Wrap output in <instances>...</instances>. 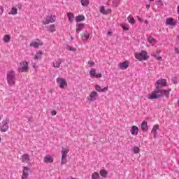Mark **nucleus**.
Wrapping results in <instances>:
<instances>
[{
    "mask_svg": "<svg viewBox=\"0 0 179 179\" xmlns=\"http://www.w3.org/2000/svg\"><path fill=\"white\" fill-rule=\"evenodd\" d=\"M16 75L13 70L7 72V82L9 86H13L16 83Z\"/></svg>",
    "mask_w": 179,
    "mask_h": 179,
    "instance_id": "f257e3e1",
    "label": "nucleus"
},
{
    "mask_svg": "<svg viewBox=\"0 0 179 179\" xmlns=\"http://www.w3.org/2000/svg\"><path fill=\"white\" fill-rule=\"evenodd\" d=\"M134 57L138 61H146L147 59H149V55H148V52L145 50H142L140 52L135 53Z\"/></svg>",
    "mask_w": 179,
    "mask_h": 179,
    "instance_id": "f03ea898",
    "label": "nucleus"
},
{
    "mask_svg": "<svg viewBox=\"0 0 179 179\" xmlns=\"http://www.w3.org/2000/svg\"><path fill=\"white\" fill-rule=\"evenodd\" d=\"M99 97V94L96 91H92L87 97V103H92L96 101Z\"/></svg>",
    "mask_w": 179,
    "mask_h": 179,
    "instance_id": "7ed1b4c3",
    "label": "nucleus"
},
{
    "mask_svg": "<svg viewBox=\"0 0 179 179\" xmlns=\"http://www.w3.org/2000/svg\"><path fill=\"white\" fill-rule=\"evenodd\" d=\"M56 17L52 14H48L43 20L44 24H50V23H54L55 22Z\"/></svg>",
    "mask_w": 179,
    "mask_h": 179,
    "instance_id": "20e7f679",
    "label": "nucleus"
},
{
    "mask_svg": "<svg viewBox=\"0 0 179 179\" xmlns=\"http://www.w3.org/2000/svg\"><path fill=\"white\" fill-rule=\"evenodd\" d=\"M56 82L60 89H66V87H68V83H66V80L65 78H57Z\"/></svg>",
    "mask_w": 179,
    "mask_h": 179,
    "instance_id": "39448f33",
    "label": "nucleus"
},
{
    "mask_svg": "<svg viewBox=\"0 0 179 179\" xmlns=\"http://www.w3.org/2000/svg\"><path fill=\"white\" fill-rule=\"evenodd\" d=\"M18 71L20 72H27L29 71V64L26 61H23L20 64Z\"/></svg>",
    "mask_w": 179,
    "mask_h": 179,
    "instance_id": "423d86ee",
    "label": "nucleus"
},
{
    "mask_svg": "<svg viewBox=\"0 0 179 179\" xmlns=\"http://www.w3.org/2000/svg\"><path fill=\"white\" fill-rule=\"evenodd\" d=\"M9 123V119H5L1 122V126L0 127L1 132H6L8 129H9V126L8 124Z\"/></svg>",
    "mask_w": 179,
    "mask_h": 179,
    "instance_id": "0eeeda50",
    "label": "nucleus"
},
{
    "mask_svg": "<svg viewBox=\"0 0 179 179\" xmlns=\"http://www.w3.org/2000/svg\"><path fill=\"white\" fill-rule=\"evenodd\" d=\"M162 94H160L159 90H155L148 96L149 100H153V99H160Z\"/></svg>",
    "mask_w": 179,
    "mask_h": 179,
    "instance_id": "6e6552de",
    "label": "nucleus"
},
{
    "mask_svg": "<svg viewBox=\"0 0 179 179\" xmlns=\"http://www.w3.org/2000/svg\"><path fill=\"white\" fill-rule=\"evenodd\" d=\"M30 169L27 166H24L22 169V173L21 176V179H28L29 175L30 174Z\"/></svg>",
    "mask_w": 179,
    "mask_h": 179,
    "instance_id": "1a4fd4ad",
    "label": "nucleus"
},
{
    "mask_svg": "<svg viewBox=\"0 0 179 179\" xmlns=\"http://www.w3.org/2000/svg\"><path fill=\"white\" fill-rule=\"evenodd\" d=\"M155 86L157 90H160V87L167 86V80L166 79H159L156 82Z\"/></svg>",
    "mask_w": 179,
    "mask_h": 179,
    "instance_id": "9d476101",
    "label": "nucleus"
},
{
    "mask_svg": "<svg viewBox=\"0 0 179 179\" xmlns=\"http://www.w3.org/2000/svg\"><path fill=\"white\" fill-rule=\"evenodd\" d=\"M90 76L91 78H96V79L102 78L103 76L101 73H97V72L96 71V69H91V70L90 71Z\"/></svg>",
    "mask_w": 179,
    "mask_h": 179,
    "instance_id": "9b49d317",
    "label": "nucleus"
},
{
    "mask_svg": "<svg viewBox=\"0 0 179 179\" xmlns=\"http://www.w3.org/2000/svg\"><path fill=\"white\" fill-rule=\"evenodd\" d=\"M178 21L177 20H174L173 17L167 18L166 20V26H176L177 24Z\"/></svg>",
    "mask_w": 179,
    "mask_h": 179,
    "instance_id": "f8f14e48",
    "label": "nucleus"
},
{
    "mask_svg": "<svg viewBox=\"0 0 179 179\" xmlns=\"http://www.w3.org/2000/svg\"><path fill=\"white\" fill-rule=\"evenodd\" d=\"M118 66L120 69H122V71H124V69H127L128 66H129V61L126 60L124 62H120L119 63Z\"/></svg>",
    "mask_w": 179,
    "mask_h": 179,
    "instance_id": "ddd939ff",
    "label": "nucleus"
},
{
    "mask_svg": "<svg viewBox=\"0 0 179 179\" xmlns=\"http://www.w3.org/2000/svg\"><path fill=\"white\" fill-rule=\"evenodd\" d=\"M44 163H54V157L51 156L50 155H47L43 158Z\"/></svg>",
    "mask_w": 179,
    "mask_h": 179,
    "instance_id": "4468645a",
    "label": "nucleus"
},
{
    "mask_svg": "<svg viewBox=\"0 0 179 179\" xmlns=\"http://www.w3.org/2000/svg\"><path fill=\"white\" fill-rule=\"evenodd\" d=\"M159 128H160V127L159 126V124H155L152 127L151 134H152L155 138H157V131H159Z\"/></svg>",
    "mask_w": 179,
    "mask_h": 179,
    "instance_id": "2eb2a0df",
    "label": "nucleus"
},
{
    "mask_svg": "<svg viewBox=\"0 0 179 179\" xmlns=\"http://www.w3.org/2000/svg\"><path fill=\"white\" fill-rule=\"evenodd\" d=\"M99 10L102 15H110L112 12L110 8L106 10L103 6L100 7Z\"/></svg>",
    "mask_w": 179,
    "mask_h": 179,
    "instance_id": "dca6fc26",
    "label": "nucleus"
},
{
    "mask_svg": "<svg viewBox=\"0 0 179 179\" xmlns=\"http://www.w3.org/2000/svg\"><path fill=\"white\" fill-rule=\"evenodd\" d=\"M159 90V94H161V96H166V97H169V96H170V92H171V89Z\"/></svg>",
    "mask_w": 179,
    "mask_h": 179,
    "instance_id": "f3484780",
    "label": "nucleus"
},
{
    "mask_svg": "<svg viewBox=\"0 0 179 179\" xmlns=\"http://www.w3.org/2000/svg\"><path fill=\"white\" fill-rule=\"evenodd\" d=\"M131 135L136 136L139 134V128L137 126H132L130 130Z\"/></svg>",
    "mask_w": 179,
    "mask_h": 179,
    "instance_id": "a211bd4d",
    "label": "nucleus"
},
{
    "mask_svg": "<svg viewBox=\"0 0 179 179\" xmlns=\"http://www.w3.org/2000/svg\"><path fill=\"white\" fill-rule=\"evenodd\" d=\"M22 163H29L30 162V157L27 154H24L20 157Z\"/></svg>",
    "mask_w": 179,
    "mask_h": 179,
    "instance_id": "6ab92c4d",
    "label": "nucleus"
},
{
    "mask_svg": "<svg viewBox=\"0 0 179 179\" xmlns=\"http://www.w3.org/2000/svg\"><path fill=\"white\" fill-rule=\"evenodd\" d=\"M83 29H85V24H77L76 32L77 34H79V33H80Z\"/></svg>",
    "mask_w": 179,
    "mask_h": 179,
    "instance_id": "aec40b11",
    "label": "nucleus"
},
{
    "mask_svg": "<svg viewBox=\"0 0 179 179\" xmlns=\"http://www.w3.org/2000/svg\"><path fill=\"white\" fill-rule=\"evenodd\" d=\"M141 129L143 132H148L149 131V127L148 126V122L143 121L141 123Z\"/></svg>",
    "mask_w": 179,
    "mask_h": 179,
    "instance_id": "412c9836",
    "label": "nucleus"
},
{
    "mask_svg": "<svg viewBox=\"0 0 179 179\" xmlns=\"http://www.w3.org/2000/svg\"><path fill=\"white\" fill-rule=\"evenodd\" d=\"M31 47H34L35 48H38L40 45H43V42L38 41H32L30 43Z\"/></svg>",
    "mask_w": 179,
    "mask_h": 179,
    "instance_id": "4be33fe9",
    "label": "nucleus"
},
{
    "mask_svg": "<svg viewBox=\"0 0 179 179\" xmlns=\"http://www.w3.org/2000/svg\"><path fill=\"white\" fill-rule=\"evenodd\" d=\"M95 90H96V92H107V90H108V87H105L104 88H101L100 85H96Z\"/></svg>",
    "mask_w": 179,
    "mask_h": 179,
    "instance_id": "5701e85b",
    "label": "nucleus"
},
{
    "mask_svg": "<svg viewBox=\"0 0 179 179\" xmlns=\"http://www.w3.org/2000/svg\"><path fill=\"white\" fill-rule=\"evenodd\" d=\"M85 15H79L76 17V22H77V23H79L80 22H83L85 21Z\"/></svg>",
    "mask_w": 179,
    "mask_h": 179,
    "instance_id": "b1692460",
    "label": "nucleus"
},
{
    "mask_svg": "<svg viewBox=\"0 0 179 179\" xmlns=\"http://www.w3.org/2000/svg\"><path fill=\"white\" fill-rule=\"evenodd\" d=\"M57 29L55 27V24H50L48 26V31H50V33H54V31H56Z\"/></svg>",
    "mask_w": 179,
    "mask_h": 179,
    "instance_id": "393cba45",
    "label": "nucleus"
},
{
    "mask_svg": "<svg viewBox=\"0 0 179 179\" xmlns=\"http://www.w3.org/2000/svg\"><path fill=\"white\" fill-rule=\"evenodd\" d=\"M67 16L69 17V22H70V23H72V22H73V20L75 19V15H73V13H68Z\"/></svg>",
    "mask_w": 179,
    "mask_h": 179,
    "instance_id": "a878e982",
    "label": "nucleus"
},
{
    "mask_svg": "<svg viewBox=\"0 0 179 179\" xmlns=\"http://www.w3.org/2000/svg\"><path fill=\"white\" fill-rule=\"evenodd\" d=\"M99 174L101 177H103V178H106L107 176H108V172L106 169H102L100 171Z\"/></svg>",
    "mask_w": 179,
    "mask_h": 179,
    "instance_id": "bb28decb",
    "label": "nucleus"
},
{
    "mask_svg": "<svg viewBox=\"0 0 179 179\" xmlns=\"http://www.w3.org/2000/svg\"><path fill=\"white\" fill-rule=\"evenodd\" d=\"M127 20L130 24H135L136 23L135 18H134V16L132 15H129L127 17Z\"/></svg>",
    "mask_w": 179,
    "mask_h": 179,
    "instance_id": "cd10ccee",
    "label": "nucleus"
},
{
    "mask_svg": "<svg viewBox=\"0 0 179 179\" xmlns=\"http://www.w3.org/2000/svg\"><path fill=\"white\" fill-rule=\"evenodd\" d=\"M120 27L125 31H128V30H129V24H128L127 23H122V24H120Z\"/></svg>",
    "mask_w": 179,
    "mask_h": 179,
    "instance_id": "c85d7f7f",
    "label": "nucleus"
},
{
    "mask_svg": "<svg viewBox=\"0 0 179 179\" xmlns=\"http://www.w3.org/2000/svg\"><path fill=\"white\" fill-rule=\"evenodd\" d=\"M62 62H61V59L55 60L53 62V66L54 68H59L61 66V64Z\"/></svg>",
    "mask_w": 179,
    "mask_h": 179,
    "instance_id": "c756f323",
    "label": "nucleus"
},
{
    "mask_svg": "<svg viewBox=\"0 0 179 179\" xmlns=\"http://www.w3.org/2000/svg\"><path fill=\"white\" fill-rule=\"evenodd\" d=\"M148 41L150 43V44H151V45H155V44H156V39L152 36L148 37Z\"/></svg>",
    "mask_w": 179,
    "mask_h": 179,
    "instance_id": "7c9ffc66",
    "label": "nucleus"
},
{
    "mask_svg": "<svg viewBox=\"0 0 179 179\" xmlns=\"http://www.w3.org/2000/svg\"><path fill=\"white\" fill-rule=\"evenodd\" d=\"M61 153L62 156L66 157L68 153H69V148H62Z\"/></svg>",
    "mask_w": 179,
    "mask_h": 179,
    "instance_id": "2f4dec72",
    "label": "nucleus"
},
{
    "mask_svg": "<svg viewBox=\"0 0 179 179\" xmlns=\"http://www.w3.org/2000/svg\"><path fill=\"white\" fill-rule=\"evenodd\" d=\"M3 43H9V41H10V35L9 34L4 35L3 38Z\"/></svg>",
    "mask_w": 179,
    "mask_h": 179,
    "instance_id": "473e14b6",
    "label": "nucleus"
},
{
    "mask_svg": "<svg viewBox=\"0 0 179 179\" xmlns=\"http://www.w3.org/2000/svg\"><path fill=\"white\" fill-rule=\"evenodd\" d=\"M120 2L121 0H112V6H114V8H117V6L120 5Z\"/></svg>",
    "mask_w": 179,
    "mask_h": 179,
    "instance_id": "72a5a7b5",
    "label": "nucleus"
},
{
    "mask_svg": "<svg viewBox=\"0 0 179 179\" xmlns=\"http://www.w3.org/2000/svg\"><path fill=\"white\" fill-rule=\"evenodd\" d=\"M9 15H17V8L15 7L11 8Z\"/></svg>",
    "mask_w": 179,
    "mask_h": 179,
    "instance_id": "f704fd0d",
    "label": "nucleus"
},
{
    "mask_svg": "<svg viewBox=\"0 0 179 179\" xmlns=\"http://www.w3.org/2000/svg\"><path fill=\"white\" fill-rule=\"evenodd\" d=\"M100 178V174H99L98 172H94L92 174V179H99Z\"/></svg>",
    "mask_w": 179,
    "mask_h": 179,
    "instance_id": "c9c22d12",
    "label": "nucleus"
},
{
    "mask_svg": "<svg viewBox=\"0 0 179 179\" xmlns=\"http://www.w3.org/2000/svg\"><path fill=\"white\" fill-rule=\"evenodd\" d=\"M41 57H43V52H38L34 57V59H41Z\"/></svg>",
    "mask_w": 179,
    "mask_h": 179,
    "instance_id": "e433bc0d",
    "label": "nucleus"
},
{
    "mask_svg": "<svg viewBox=\"0 0 179 179\" xmlns=\"http://www.w3.org/2000/svg\"><path fill=\"white\" fill-rule=\"evenodd\" d=\"M90 3L89 0H81V5L83 6H87Z\"/></svg>",
    "mask_w": 179,
    "mask_h": 179,
    "instance_id": "4c0bfd02",
    "label": "nucleus"
},
{
    "mask_svg": "<svg viewBox=\"0 0 179 179\" xmlns=\"http://www.w3.org/2000/svg\"><path fill=\"white\" fill-rule=\"evenodd\" d=\"M89 37H90V34H89V33L87 32H85L83 36V40H84V41H86L89 40Z\"/></svg>",
    "mask_w": 179,
    "mask_h": 179,
    "instance_id": "58836bf2",
    "label": "nucleus"
},
{
    "mask_svg": "<svg viewBox=\"0 0 179 179\" xmlns=\"http://www.w3.org/2000/svg\"><path fill=\"white\" fill-rule=\"evenodd\" d=\"M159 52H157V54L152 53V57H155V58H157V59H158V61H161L162 57L159 56Z\"/></svg>",
    "mask_w": 179,
    "mask_h": 179,
    "instance_id": "ea45409f",
    "label": "nucleus"
},
{
    "mask_svg": "<svg viewBox=\"0 0 179 179\" xmlns=\"http://www.w3.org/2000/svg\"><path fill=\"white\" fill-rule=\"evenodd\" d=\"M133 152L136 155L141 152V148H139L138 146H135L133 148Z\"/></svg>",
    "mask_w": 179,
    "mask_h": 179,
    "instance_id": "a19ab883",
    "label": "nucleus"
},
{
    "mask_svg": "<svg viewBox=\"0 0 179 179\" xmlns=\"http://www.w3.org/2000/svg\"><path fill=\"white\" fill-rule=\"evenodd\" d=\"M67 162L66 157L62 156V164H66Z\"/></svg>",
    "mask_w": 179,
    "mask_h": 179,
    "instance_id": "79ce46f5",
    "label": "nucleus"
},
{
    "mask_svg": "<svg viewBox=\"0 0 179 179\" xmlns=\"http://www.w3.org/2000/svg\"><path fill=\"white\" fill-rule=\"evenodd\" d=\"M88 64L89 66L92 68V66H94L95 64H94V62L90 60L88 62Z\"/></svg>",
    "mask_w": 179,
    "mask_h": 179,
    "instance_id": "37998d69",
    "label": "nucleus"
},
{
    "mask_svg": "<svg viewBox=\"0 0 179 179\" xmlns=\"http://www.w3.org/2000/svg\"><path fill=\"white\" fill-rule=\"evenodd\" d=\"M68 50L69 51H76V48L69 46V47H68Z\"/></svg>",
    "mask_w": 179,
    "mask_h": 179,
    "instance_id": "c03bdc74",
    "label": "nucleus"
},
{
    "mask_svg": "<svg viewBox=\"0 0 179 179\" xmlns=\"http://www.w3.org/2000/svg\"><path fill=\"white\" fill-rule=\"evenodd\" d=\"M51 115H52V116L57 115V110H52Z\"/></svg>",
    "mask_w": 179,
    "mask_h": 179,
    "instance_id": "a18cd8bd",
    "label": "nucleus"
},
{
    "mask_svg": "<svg viewBox=\"0 0 179 179\" xmlns=\"http://www.w3.org/2000/svg\"><path fill=\"white\" fill-rule=\"evenodd\" d=\"M175 52L179 54V48H175Z\"/></svg>",
    "mask_w": 179,
    "mask_h": 179,
    "instance_id": "49530a36",
    "label": "nucleus"
},
{
    "mask_svg": "<svg viewBox=\"0 0 179 179\" xmlns=\"http://www.w3.org/2000/svg\"><path fill=\"white\" fill-rule=\"evenodd\" d=\"M137 19H138V22H140L141 23H142V22H143V20L142 18H141L140 17H137Z\"/></svg>",
    "mask_w": 179,
    "mask_h": 179,
    "instance_id": "de8ad7c7",
    "label": "nucleus"
},
{
    "mask_svg": "<svg viewBox=\"0 0 179 179\" xmlns=\"http://www.w3.org/2000/svg\"><path fill=\"white\" fill-rule=\"evenodd\" d=\"M146 9H149L150 8V4H147L145 6Z\"/></svg>",
    "mask_w": 179,
    "mask_h": 179,
    "instance_id": "09e8293b",
    "label": "nucleus"
},
{
    "mask_svg": "<svg viewBox=\"0 0 179 179\" xmlns=\"http://www.w3.org/2000/svg\"><path fill=\"white\" fill-rule=\"evenodd\" d=\"M108 36H111L113 34V32L109 31H108Z\"/></svg>",
    "mask_w": 179,
    "mask_h": 179,
    "instance_id": "8fccbe9b",
    "label": "nucleus"
},
{
    "mask_svg": "<svg viewBox=\"0 0 179 179\" xmlns=\"http://www.w3.org/2000/svg\"><path fill=\"white\" fill-rule=\"evenodd\" d=\"M148 23H149V21H148V20H145V24H148Z\"/></svg>",
    "mask_w": 179,
    "mask_h": 179,
    "instance_id": "3c124183",
    "label": "nucleus"
},
{
    "mask_svg": "<svg viewBox=\"0 0 179 179\" xmlns=\"http://www.w3.org/2000/svg\"><path fill=\"white\" fill-rule=\"evenodd\" d=\"M178 107H179V99H178Z\"/></svg>",
    "mask_w": 179,
    "mask_h": 179,
    "instance_id": "603ef678",
    "label": "nucleus"
},
{
    "mask_svg": "<svg viewBox=\"0 0 179 179\" xmlns=\"http://www.w3.org/2000/svg\"><path fill=\"white\" fill-rule=\"evenodd\" d=\"M150 1V2H153V1H155V0H149Z\"/></svg>",
    "mask_w": 179,
    "mask_h": 179,
    "instance_id": "864d4df0",
    "label": "nucleus"
},
{
    "mask_svg": "<svg viewBox=\"0 0 179 179\" xmlns=\"http://www.w3.org/2000/svg\"><path fill=\"white\" fill-rule=\"evenodd\" d=\"M1 141H2V138L0 137V143H1Z\"/></svg>",
    "mask_w": 179,
    "mask_h": 179,
    "instance_id": "5fc2aeb1",
    "label": "nucleus"
},
{
    "mask_svg": "<svg viewBox=\"0 0 179 179\" xmlns=\"http://www.w3.org/2000/svg\"><path fill=\"white\" fill-rule=\"evenodd\" d=\"M178 164H179V159H178Z\"/></svg>",
    "mask_w": 179,
    "mask_h": 179,
    "instance_id": "6e6d98bb",
    "label": "nucleus"
},
{
    "mask_svg": "<svg viewBox=\"0 0 179 179\" xmlns=\"http://www.w3.org/2000/svg\"><path fill=\"white\" fill-rule=\"evenodd\" d=\"M1 120V116H0V120Z\"/></svg>",
    "mask_w": 179,
    "mask_h": 179,
    "instance_id": "4d7b16f0",
    "label": "nucleus"
},
{
    "mask_svg": "<svg viewBox=\"0 0 179 179\" xmlns=\"http://www.w3.org/2000/svg\"><path fill=\"white\" fill-rule=\"evenodd\" d=\"M0 15H1V11H0Z\"/></svg>",
    "mask_w": 179,
    "mask_h": 179,
    "instance_id": "13d9d810",
    "label": "nucleus"
},
{
    "mask_svg": "<svg viewBox=\"0 0 179 179\" xmlns=\"http://www.w3.org/2000/svg\"><path fill=\"white\" fill-rule=\"evenodd\" d=\"M178 20H179V17H178Z\"/></svg>",
    "mask_w": 179,
    "mask_h": 179,
    "instance_id": "bf43d9fd",
    "label": "nucleus"
}]
</instances>
